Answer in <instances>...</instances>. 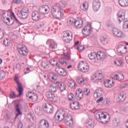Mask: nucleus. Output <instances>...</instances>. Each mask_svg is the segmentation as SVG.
<instances>
[{
	"mask_svg": "<svg viewBox=\"0 0 128 128\" xmlns=\"http://www.w3.org/2000/svg\"><path fill=\"white\" fill-rule=\"evenodd\" d=\"M10 16L11 20L10 19V18H8L7 20L8 21V23H9L10 24H12V26L14 24V28H18V26L24 24L20 22V18H18L16 16L14 12H11Z\"/></svg>",
	"mask_w": 128,
	"mask_h": 128,
	"instance_id": "nucleus-1",
	"label": "nucleus"
},
{
	"mask_svg": "<svg viewBox=\"0 0 128 128\" xmlns=\"http://www.w3.org/2000/svg\"><path fill=\"white\" fill-rule=\"evenodd\" d=\"M106 118H108V115L104 114V112H99L96 114V120L104 124H106L110 120V114H108V120H106Z\"/></svg>",
	"mask_w": 128,
	"mask_h": 128,
	"instance_id": "nucleus-2",
	"label": "nucleus"
},
{
	"mask_svg": "<svg viewBox=\"0 0 128 128\" xmlns=\"http://www.w3.org/2000/svg\"><path fill=\"white\" fill-rule=\"evenodd\" d=\"M51 12L52 16L56 18H60L64 16V13H62V11L56 6H53L51 8Z\"/></svg>",
	"mask_w": 128,
	"mask_h": 128,
	"instance_id": "nucleus-3",
	"label": "nucleus"
},
{
	"mask_svg": "<svg viewBox=\"0 0 128 128\" xmlns=\"http://www.w3.org/2000/svg\"><path fill=\"white\" fill-rule=\"evenodd\" d=\"M78 68L82 72H88V70H90L88 64L86 61H82L80 62Z\"/></svg>",
	"mask_w": 128,
	"mask_h": 128,
	"instance_id": "nucleus-4",
	"label": "nucleus"
},
{
	"mask_svg": "<svg viewBox=\"0 0 128 128\" xmlns=\"http://www.w3.org/2000/svg\"><path fill=\"white\" fill-rule=\"evenodd\" d=\"M46 96L48 100L52 102H58V96L52 92H47Z\"/></svg>",
	"mask_w": 128,
	"mask_h": 128,
	"instance_id": "nucleus-5",
	"label": "nucleus"
},
{
	"mask_svg": "<svg viewBox=\"0 0 128 128\" xmlns=\"http://www.w3.org/2000/svg\"><path fill=\"white\" fill-rule=\"evenodd\" d=\"M43 110L46 114H52L54 112V106L49 104H44L42 106Z\"/></svg>",
	"mask_w": 128,
	"mask_h": 128,
	"instance_id": "nucleus-6",
	"label": "nucleus"
},
{
	"mask_svg": "<svg viewBox=\"0 0 128 128\" xmlns=\"http://www.w3.org/2000/svg\"><path fill=\"white\" fill-rule=\"evenodd\" d=\"M14 81L18 86L16 90L18 92H19L18 95L16 96L17 98H18L19 96H20L22 94V92H24V88L22 87V84H20L18 81V77L16 76L15 78Z\"/></svg>",
	"mask_w": 128,
	"mask_h": 128,
	"instance_id": "nucleus-7",
	"label": "nucleus"
},
{
	"mask_svg": "<svg viewBox=\"0 0 128 128\" xmlns=\"http://www.w3.org/2000/svg\"><path fill=\"white\" fill-rule=\"evenodd\" d=\"M102 78V73H98V72L95 73V74L91 77V80H92V82L95 84L98 82Z\"/></svg>",
	"mask_w": 128,
	"mask_h": 128,
	"instance_id": "nucleus-8",
	"label": "nucleus"
},
{
	"mask_svg": "<svg viewBox=\"0 0 128 128\" xmlns=\"http://www.w3.org/2000/svg\"><path fill=\"white\" fill-rule=\"evenodd\" d=\"M92 30V24H90L84 27L83 30H82V34L86 36H90V32Z\"/></svg>",
	"mask_w": 128,
	"mask_h": 128,
	"instance_id": "nucleus-9",
	"label": "nucleus"
},
{
	"mask_svg": "<svg viewBox=\"0 0 128 128\" xmlns=\"http://www.w3.org/2000/svg\"><path fill=\"white\" fill-rule=\"evenodd\" d=\"M64 122L66 126L72 128L74 124V119H72V116L70 115L67 116L64 119Z\"/></svg>",
	"mask_w": 128,
	"mask_h": 128,
	"instance_id": "nucleus-10",
	"label": "nucleus"
},
{
	"mask_svg": "<svg viewBox=\"0 0 128 128\" xmlns=\"http://www.w3.org/2000/svg\"><path fill=\"white\" fill-rule=\"evenodd\" d=\"M18 50L21 54V56H28V49L26 48V47L24 46H22V48H18Z\"/></svg>",
	"mask_w": 128,
	"mask_h": 128,
	"instance_id": "nucleus-11",
	"label": "nucleus"
},
{
	"mask_svg": "<svg viewBox=\"0 0 128 128\" xmlns=\"http://www.w3.org/2000/svg\"><path fill=\"white\" fill-rule=\"evenodd\" d=\"M70 22L72 24H74V26H75L77 28H82L84 24V22H82V20H74V22L72 20H70Z\"/></svg>",
	"mask_w": 128,
	"mask_h": 128,
	"instance_id": "nucleus-12",
	"label": "nucleus"
},
{
	"mask_svg": "<svg viewBox=\"0 0 128 128\" xmlns=\"http://www.w3.org/2000/svg\"><path fill=\"white\" fill-rule=\"evenodd\" d=\"M38 128H50V124L46 120H42L39 124Z\"/></svg>",
	"mask_w": 128,
	"mask_h": 128,
	"instance_id": "nucleus-13",
	"label": "nucleus"
},
{
	"mask_svg": "<svg viewBox=\"0 0 128 128\" xmlns=\"http://www.w3.org/2000/svg\"><path fill=\"white\" fill-rule=\"evenodd\" d=\"M100 8V2L98 0H94L92 2V8L94 12H98Z\"/></svg>",
	"mask_w": 128,
	"mask_h": 128,
	"instance_id": "nucleus-14",
	"label": "nucleus"
},
{
	"mask_svg": "<svg viewBox=\"0 0 128 128\" xmlns=\"http://www.w3.org/2000/svg\"><path fill=\"white\" fill-rule=\"evenodd\" d=\"M32 19L33 20H42V16H40V14L38 11L33 12L32 13Z\"/></svg>",
	"mask_w": 128,
	"mask_h": 128,
	"instance_id": "nucleus-15",
	"label": "nucleus"
},
{
	"mask_svg": "<svg viewBox=\"0 0 128 128\" xmlns=\"http://www.w3.org/2000/svg\"><path fill=\"white\" fill-rule=\"evenodd\" d=\"M58 112L61 122H62V120H66V118L70 116L68 114V112H66L65 110H60Z\"/></svg>",
	"mask_w": 128,
	"mask_h": 128,
	"instance_id": "nucleus-16",
	"label": "nucleus"
},
{
	"mask_svg": "<svg viewBox=\"0 0 128 128\" xmlns=\"http://www.w3.org/2000/svg\"><path fill=\"white\" fill-rule=\"evenodd\" d=\"M56 72L62 76H66L68 74V72L64 69L60 67L56 68Z\"/></svg>",
	"mask_w": 128,
	"mask_h": 128,
	"instance_id": "nucleus-17",
	"label": "nucleus"
},
{
	"mask_svg": "<svg viewBox=\"0 0 128 128\" xmlns=\"http://www.w3.org/2000/svg\"><path fill=\"white\" fill-rule=\"evenodd\" d=\"M117 52L118 54H124L126 52V46L124 45H120L117 48Z\"/></svg>",
	"mask_w": 128,
	"mask_h": 128,
	"instance_id": "nucleus-18",
	"label": "nucleus"
},
{
	"mask_svg": "<svg viewBox=\"0 0 128 128\" xmlns=\"http://www.w3.org/2000/svg\"><path fill=\"white\" fill-rule=\"evenodd\" d=\"M105 58H106V54L102 51H100L97 52V60H104Z\"/></svg>",
	"mask_w": 128,
	"mask_h": 128,
	"instance_id": "nucleus-19",
	"label": "nucleus"
},
{
	"mask_svg": "<svg viewBox=\"0 0 128 128\" xmlns=\"http://www.w3.org/2000/svg\"><path fill=\"white\" fill-rule=\"evenodd\" d=\"M48 6H43L39 8V12L42 14H48Z\"/></svg>",
	"mask_w": 128,
	"mask_h": 128,
	"instance_id": "nucleus-20",
	"label": "nucleus"
},
{
	"mask_svg": "<svg viewBox=\"0 0 128 128\" xmlns=\"http://www.w3.org/2000/svg\"><path fill=\"white\" fill-rule=\"evenodd\" d=\"M80 106L78 102H74L70 104V106L72 110H80Z\"/></svg>",
	"mask_w": 128,
	"mask_h": 128,
	"instance_id": "nucleus-21",
	"label": "nucleus"
},
{
	"mask_svg": "<svg viewBox=\"0 0 128 128\" xmlns=\"http://www.w3.org/2000/svg\"><path fill=\"white\" fill-rule=\"evenodd\" d=\"M56 84L59 87L61 92H64V90H66V84H64L62 82H56Z\"/></svg>",
	"mask_w": 128,
	"mask_h": 128,
	"instance_id": "nucleus-22",
	"label": "nucleus"
},
{
	"mask_svg": "<svg viewBox=\"0 0 128 128\" xmlns=\"http://www.w3.org/2000/svg\"><path fill=\"white\" fill-rule=\"evenodd\" d=\"M52 76H50V78L51 82H54V84H56V82H59L58 81V75L54 73H52Z\"/></svg>",
	"mask_w": 128,
	"mask_h": 128,
	"instance_id": "nucleus-23",
	"label": "nucleus"
},
{
	"mask_svg": "<svg viewBox=\"0 0 128 128\" xmlns=\"http://www.w3.org/2000/svg\"><path fill=\"white\" fill-rule=\"evenodd\" d=\"M28 98L29 100H32V102H37L38 100V95H36V94L34 92L32 93V95L29 96Z\"/></svg>",
	"mask_w": 128,
	"mask_h": 128,
	"instance_id": "nucleus-24",
	"label": "nucleus"
},
{
	"mask_svg": "<svg viewBox=\"0 0 128 128\" xmlns=\"http://www.w3.org/2000/svg\"><path fill=\"white\" fill-rule=\"evenodd\" d=\"M46 44H50L49 48H52V50H54V48H56V45L54 42L52 40H48L46 42Z\"/></svg>",
	"mask_w": 128,
	"mask_h": 128,
	"instance_id": "nucleus-25",
	"label": "nucleus"
},
{
	"mask_svg": "<svg viewBox=\"0 0 128 128\" xmlns=\"http://www.w3.org/2000/svg\"><path fill=\"white\" fill-rule=\"evenodd\" d=\"M94 126V121L92 119H89L86 123V126L88 128H92Z\"/></svg>",
	"mask_w": 128,
	"mask_h": 128,
	"instance_id": "nucleus-26",
	"label": "nucleus"
},
{
	"mask_svg": "<svg viewBox=\"0 0 128 128\" xmlns=\"http://www.w3.org/2000/svg\"><path fill=\"white\" fill-rule=\"evenodd\" d=\"M20 14H22L21 18H22L23 20H26V18H27L28 16V13L24 10H21Z\"/></svg>",
	"mask_w": 128,
	"mask_h": 128,
	"instance_id": "nucleus-27",
	"label": "nucleus"
},
{
	"mask_svg": "<svg viewBox=\"0 0 128 128\" xmlns=\"http://www.w3.org/2000/svg\"><path fill=\"white\" fill-rule=\"evenodd\" d=\"M118 4L120 6H128V0H118Z\"/></svg>",
	"mask_w": 128,
	"mask_h": 128,
	"instance_id": "nucleus-28",
	"label": "nucleus"
},
{
	"mask_svg": "<svg viewBox=\"0 0 128 128\" xmlns=\"http://www.w3.org/2000/svg\"><path fill=\"white\" fill-rule=\"evenodd\" d=\"M56 6L57 8H60V10H62V8H66V2L62 1L60 2L58 4H56V6Z\"/></svg>",
	"mask_w": 128,
	"mask_h": 128,
	"instance_id": "nucleus-29",
	"label": "nucleus"
},
{
	"mask_svg": "<svg viewBox=\"0 0 128 128\" xmlns=\"http://www.w3.org/2000/svg\"><path fill=\"white\" fill-rule=\"evenodd\" d=\"M20 104H17L16 105L15 108L16 112H18V114H16V116H20V114H22V112H20Z\"/></svg>",
	"mask_w": 128,
	"mask_h": 128,
	"instance_id": "nucleus-30",
	"label": "nucleus"
},
{
	"mask_svg": "<svg viewBox=\"0 0 128 128\" xmlns=\"http://www.w3.org/2000/svg\"><path fill=\"white\" fill-rule=\"evenodd\" d=\"M100 40L102 44L104 45L106 44H108V37H106V36H102Z\"/></svg>",
	"mask_w": 128,
	"mask_h": 128,
	"instance_id": "nucleus-31",
	"label": "nucleus"
},
{
	"mask_svg": "<svg viewBox=\"0 0 128 128\" xmlns=\"http://www.w3.org/2000/svg\"><path fill=\"white\" fill-rule=\"evenodd\" d=\"M88 56L90 60H96V58H98L97 53L95 52H91L88 55Z\"/></svg>",
	"mask_w": 128,
	"mask_h": 128,
	"instance_id": "nucleus-32",
	"label": "nucleus"
},
{
	"mask_svg": "<svg viewBox=\"0 0 128 128\" xmlns=\"http://www.w3.org/2000/svg\"><path fill=\"white\" fill-rule=\"evenodd\" d=\"M80 8L82 10L86 12V10H88V4L86 2H84L82 4V6H80Z\"/></svg>",
	"mask_w": 128,
	"mask_h": 128,
	"instance_id": "nucleus-33",
	"label": "nucleus"
},
{
	"mask_svg": "<svg viewBox=\"0 0 128 128\" xmlns=\"http://www.w3.org/2000/svg\"><path fill=\"white\" fill-rule=\"evenodd\" d=\"M3 43L5 46H8L10 44V40L8 38H4Z\"/></svg>",
	"mask_w": 128,
	"mask_h": 128,
	"instance_id": "nucleus-34",
	"label": "nucleus"
},
{
	"mask_svg": "<svg viewBox=\"0 0 128 128\" xmlns=\"http://www.w3.org/2000/svg\"><path fill=\"white\" fill-rule=\"evenodd\" d=\"M126 98V96H124V94H120L118 96L119 102H124V100Z\"/></svg>",
	"mask_w": 128,
	"mask_h": 128,
	"instance_id": "nucleus-35",
	"label": "nucleus"
},
{
	"mask_svg": "<svg viewBox=\"0 0 128 128\" xmlns=\"http://www.w3.org/2000/svg\"><path fill=\"white\" fill-rule=\"evenodd\" d=\"M68 97L69 100H70V102H74V99L76 98L74 95L72 93H70V94H69Z\"/></svg>",
	"mask_w": 128,
	"mask_h": 128,
	"instance_id": "nucleus-36",
	"label": "nucleus"
},
{
	"mask_svg": "<svg viewBox=\"0 0 128 128\" xmlns=\"http://www.w3.org/2000/svg\"><path fill=\"white\" fill-rule=\"evenodd\" d=\"M110 80H104V86L106 88H112V84L110 83Z\"/></svg>",
	"mask_w": 128,
	"mask_h": 128,
	"instance_id": "nucleus-37",
	"label": "nucleus"
},
{
	"mask_svg": "<svg viewBox=\"0 0 128 128\" xmlns=\"http://www.w3.org/2000/svg\"><path fill=\"white\" fill-rule=\"evenodd\" d=\"M82 98H84V93H82V91L81 90L79 93H78L76 98L78 100H82Z\"/></svg>",
	"mask_w": 128,
	"mask_h": 128,
	"instance_id": "nucleus-38",
	"label": "nucleus"
},
{
	"mask_svg": "<svg viewBox=\"0 0 128 128\" xmlns=\"http://www.w3.org/2000/svg\"><path fill=\"white\" fill-rule=\"evenodd\" d=\"M50 90L52 92H56L58 91V86H54L52 84L50 85Z\"/></svg>",
	"mask_w": 128,
	"mask_h": 128,
	"instance_id": "nucleus-39",
	"label": "nucleus"
},
{
	"mask_svg": "<svg viewBox=\"0 0 128 128\" xmlns=\"http://www.w3.org/2000/svg\"><path fill=\"white\" fill-rule=\"evenodd\" d=\"M117 16H118L119 19H118V22H120V23L122 22L124 20L122 18V12L120 11L118 12Z\"/></svg>",
	"mask_w": 128,
	"mask_h": 128,
	"instance_id": "nucleus-40",
	"label": "nucleus"
},
{
	"mask_svg": "<svg viewBox=\"0 0 128 128\" xmlns=\"http://www.w3.org/2000/svg\"><path fill=\"white\" fill-rule=\"evenodd\" d=\"M114 62L116 66H122V64H124V62L122 60H115L114 61Z\"/></svg>",
	"mask_w": 128,
	"mask_h": 128,
	"instance_id": "nucleus-41",
	"label": "nucleus"
},
{
	"mask_svg": "<svg viewBox=\"0 0 128 128\" xmlns=\"http://www.w3.org/2000/svg\"><path fill=\"white\" fill-rule=\"evenodd\" d=\"M55 120H58V122H61L60 118V114H58V112H57L54 118Z\"/></svg>",
	"mask_w": 128,
	"mask_h": 128,
	"instance_id": "nucleus-42",
	"label": "nucleus"
},
{
	"mask_svg": "<svg viewBox=\"0 0 128 128\" xmlns=\"http://www.w3.org/2000/svg\"><path fill=\"white\" fill-rule=\"evenodd\" d=\"M6 78V72L4 70H0V80H2Z\"/></svg>",
	"mask_w": 128,
	"mask_h": 128,
	"instance_id": "nucleus-43",
	"label": "nucleus"
},
{
	"mask_svg": "<svg viewBox=\"0 0 128 128\" xmlns=\"http://www.w3.org/2000/svg\"><path fill=\"white\" fill-rule=\"evenodd\" d=\"M116 38H124V33H122V31L119 30L117 34H116Z\"/></svg>",
	"mask_w": 128,
	"mask_h": 128,
	"instance_id": "nucleus-44",
	"label": "nucleus"
},
{
	"mask_svg": "<svg viewBox=\"0 0 128 128\" xmlns=\"http://www.w3.org/2000/svg\"><path fill=\"white\" fill-rule=\"evenodd\" d=\"M63 40L66 44H68L70 42V40H72V39H70V37H63Z\"/></svg>",
	"mask_w": 128,
	"mask_h": 128,
	"instance_id": "nucleus-45",
	"label": "nucleus"
},
{
	"mask_svg": "<svg viewBox=\"0 0 128 128\" xmlns=\"http://www.w3.org/2000/svg\"><path fill=\"white\" fill-rule=\"evenodd\" d=\"M42 67L44 68H46V66H48V62L47 61H42Z\"/></svg>",
	"mask_w": 128,
	"mask_h": 128,
	"instance_id": "nucleus-46",
	"label": "nucleus"
},
{
	"mask_svg": "<svg viewBox=\"0 0 128 128\" xmlns=\"http://www.w3.org/2000/svg\"><path fill=\"white\" fill-rule=\"evenodd\" d=\"M76 82H78V84H82V83L84 82V79L78 78L76 80Z\"/></svg>",
	"mask_w": 128,
	"mask_h": 128,
	"instance_id": "nucleus-47",
	"label": "nucleus"
},
{
	"mask_svg": "<svg viewBox=\"0 0 128 128\" xmlns=\"http://www.w3.org/2000/svg\"><path fill=\"white\" fill-rule=\"evenodd\" d=\"M120 30H118V28H114L112 30V33L114 36H116L118 34V32Z\"/></svg>",
	"mask_w": 128,
	"mask_h": 128,
	"instance_id": "nucleus-48",
	"label": "nucleus"
},
{
	"mask_svg": "<svg viewBox=\"0 0 128 128\" xmlns=\"http://www.w3.org/2000/svg\"><path fill=\"white\" fill-rule=\"evenodd\" d=\"M8 18H6L4 17V18H3V22L4 24H8V26H12V24H10V23H8Z\"/></svg>",
	"mask_w": 128,
	"mask_h": 128,
	"instance_id": "nucleus-49",
	"label": "nucleus"
},
{
	"mask_svg": "<svg viewBox=\"0 0 128 128\" xmlns=\"http://www.w3.org/2000/svg\"><path fill=\"white\" fill-rule=\"evenodd\" d=\"M70 32L68 31H66L64 32L63 38H70Z\"/></svg>",
	"mask_w": 128,
	"mask_h": 128,
	"instance_id": "nucleus-50",
	"label": "nucleus"
},
{
	"mask_svg": "<svg viewBox=\"0 0 128 128\" xmlns=\"http://www.w3.org/2000/svg\"><path fill=\"white\" fill-rule=\"evenodd\" d=\"M124 78V74L120 75V76L118 75L117 76V80H122Z\"/></svg>",
	"mask_w": 128,
	"mask_h": 128,
	"instance_id": "nucleus-51",
	"label": "nucleus"
},
{
	"mask_svg": "<svg viewBox=\"0 0 128 128\" xmlns=\"http://www.w3.org/2000/svg\"><path fill=\"white\" fill-rule=\"evenodd\" d=\"M64 58L67 60H70V54H64Z\"/></svg>",
	"mask_w": 128,
	"mask_h": 128,
	"instance_id": "nucleus-52",
	"label": "nucleus"
},
{
	"mask_svg": "<svg viewBox=\"0 0 128 128\" xmlns=\"http://www.w3.org/2000/svg\"><path fill=\"white\" fill-rule=\"evenodd\" d=\"M35 112L36 114H38V116H40V109L38 108H37L35 110Z\"/></svg>",
	"mask_w": 128,
	"mask_h": 128,
	"instance_id": "nucleus-53",
	"label": "nucleus"
},
{
	"mask_svg": "<svg viewBox=\"0 0 128 128\" xmlns=\"http://www.w3.org/2000/svg\"><path fill=\"white\" fill-rule=\"evenodd\" d=\"M10 96L11 98H16V93L14 92H12L10 94Z\"/></svg>",
	"mask_w": 128,
	"mask_h": 128,
	"instance_id": "nucleus-54",
	"label": "nucleus"
},
{
	"mask_svg": "<svg viewBox=\"0 0 128 128\" xmlns=\"http://www.w3.org/2000/svg\"><path fill=\"white\" fill-rule=\"evenodd\" d=\"M49 62L50 64H52V66H56L57 62L55 60H50Z\"/></svg>",
	"mask_w": 128,
	"mask_h": 128,
	"instance_id": "nucleus-55",
	"label": "nucleus"
},
{
	"mask_svg": "<svg viewBox=\"0 0 128 128\" xmlns=\"http://www.w3.org/2000/svg\"><path fill=\"white\" fill-rule=\"evenodd\" d=\"M76 48H77V50H80V52H82V50H84V46H80L77 47Z\"/></svg>",
	"mask_w": 128,
	"mask_h": 128,
	"instance_id": "nucleus-56",
	"label": "nucleus"
},
{
	"mask_svg": "<svg viewBox=\"0 0 128 128\" xmlns=\"http://www.w3.org/2000/svg\"><path fill=\"white\" fill-rule=\"evenodd\" d=\"M84 91V92H88L87 94H86V96H89L90 92V90L88 88H85Z\"/></svg>",
	"mask_w": 128,
	"mask_h": 128,
	"instance_id": "nucleus-57",
	"label": "nucleus"
},
{
	"mask_svg": "<svg viewBox=\"0 0 128 128\" xmlns=\"http://www.w3.org/2000/svg\"><path fill=\"white\" fill-rule=\"evenodd\" d=\"M4 36V32H2L1 30H0V40H2Z\"/></svg>",
	"mask_w": 128,
	"mask_h": 128,
	"instance_id": "nucleus-58",
	"label": "nucleus"
},
{
	"mask_svg": "<svg viewBox=\"0 0 128 128\" xmlns=\"http://www.w3.org/2000/svg\"><path fill=\"white\" fill-rule=\"evenodd\" d=\"M74 84L72 86V83H70V84H69V86H70V88H76V84L74 82Z\"/></svg>",
	"mask_w": 128,
	"mask_h": 128,
	"instance_id": "nucleus-59",
	"label": "nucleus"
},
{
	"mask_svg": "<svg viewBox=\"0 0 128 128\" xmlns=\"http://www.w3.org/2000/svg\"><path fill=\"white\" fill-rule=\"evenodd\" d=\"M103 100H104V97H101L96 100V102L97 104H98V102H102Z\"/></svg>",
	"mask_w": 128,
	"mask_h": 128,
	"instance_id": "nucleus-60",
	"label": "nucleus"
},
{
	"mask_svg": "<svg viewBox=\"0 0 128 128\" xmlns=\"http://www.w3.org/2000/svg\"><path fill=\"white\" fill-rule=\"evenodd\" d=\"M8 11H4L3 10L2 11V16H4H4H6V14H8Z\"/></svg>",
	"mask_w": 128,
	"mask_h": 128,
	"instance_id": "nucleus-61",
	"label": "nucleus"
},
{
	"mask_svg": "<svg viewBox=\"0 0 128 128\" xmlns=\"http://www.w3.org/2000/svg\"><path fill=\"white\" fill-rule=\"evenodd\" d=\"M22 126H24L22 123L20 122L18 124V128H22Z\"/></svg>",
	"mask_w": 128,
	"mask_h": 128,
	"instance_id": "nucleus-62",
	"label": "nucleus"
},
{
	"mask_svg": "<svg viewBox=\"0 0 128 128\" xmlns=\"http://www.w3.org/2000/svg\"><path fill=\"white\" fill-rule=\"evenodd\" d=\"M13 2L18 4H20V0H13Z\"/></svg>",
	"mask_w": 128,
	"mask_h": 128,
	"instance_id": "nucleus-63",
	"label": "nucleus"
},
{
	"mask_svg": "<svg viewBox=\"0 0 128 128\" xmlns=\"http://www.w3.org/2000/svg\"><path fill=\"white\" fill-rule=\"evenodd\" d=\"M21 68H22V65L20 64H18L16 65V68H18V70H20Z\"/></svg>",
	"mask_w": 128,
	"mask_h": 128,
	"instance_id": "nucleus-64",
	"label": "nucleus"
}]
</instances>
